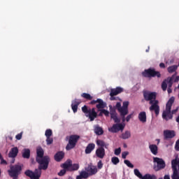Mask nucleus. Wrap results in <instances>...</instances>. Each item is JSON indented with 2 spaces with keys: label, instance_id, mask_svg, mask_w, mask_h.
Here are the masks:
<instances>
[{
  "label": "nucleus",
  "instance_id": "obj_1",
  "mask_svg": "<svg viewBox=\"0 0 179 179\" xmlns=\"http://www.w3.org/2000/svg\"><path fill=\"white\" fill-rule=\"evenodd\" d=\"M36 160L38 164V169H35L34 171L27 170L24 172L25 176L31 179H40L41 170L45 171L48 169V164H50L51 159L48 156H44V150L43 148H39L36 150Z\"/></svg>",
  "mask_w": 179,
  "mask_h": 179
},
{
  "label": "nucleus",
  "instance_id": "obj_2",
  "mask_svg": "<svg viewBox=\"0 0 179 179\" xmlns=\"http://www.w3.org/2000/svg\"><path fill=\"white\" fill-rule=\"evenodd\" d=\"M128 106H129V101L123 102L122 106H121V102H117L115 107L109 105V110L110 111V118L113 120L114 122H121V118L122 122H125V115L128 114ZM120 113V117H118L117 110Z\"/></svg>",
  "mask_w": 179,
  "mask_h": 179
},
{
  "label": "nucleus",
  "instance_id": "obj_3",
  "mask_svg": "<svg viewBox=\"0 0 179 179\" xmlns=\"http://www.w3.org/2000/svg\"><path fill=\"white\" fill-rule=\"evenodd\" d=\"M157 94L156 92L145 91L143 92V97L145 101H149L151 106L149 108L150 111H155V115H159L160 113V106L159 101L156 99Z\"/></svg>",
  "mask_w": 179,
  "mask_h": 179
},
{
  "label": "nucleus",
  "instance_id": "obj_4",
  "mask_svg": "<svg viewBox=\"0 0 179 179\" xmlns=\"http://www.w3.org/2000/svg\"><path fill=\"white\" fill-rule=\"evenodd\" d=\"M174 100V97L172 96L169 99L166 104V110L162 113V118L163 120H165V121H169V120H173V114H176V113L178 111V108H176L171 111V107H173Z\"/></svg>",
  "mask_w": 179,
  "mask_h": 179
},
{
  "label": "nucleus",
  "instance_id": "obj_5",
  "mask_svg": "<svg viewBox=\"0 0 179 179\" xmlns=\"http://www.w3.org/2000/svg\"><path fill=\"white\" fill-rule=\"evenodd\" d=\"M83 113L87 117L90 121H94L95 118H97V112L96 111V108H88L87 106L85 105L81 108Z\"/></svg>",
  "mask_w": 179,
  "mask_h": 179
},
{
  "label": "nucleus",
  "instance_id": "obj_6",
  "mask_svg": "<svg viewBox=\"0 0 179 179\" xmlns=\"http://www.w3.org/2000/svg\"><path fill=\"white\" fill-rule=\"evenodd\" d=\"M79 139H80V136L76 134L71 135L69 138V143L66 146V150H71L73 149L76 146Z\"/></svg>",
  "mask_w": 179,
  "mask_h": 179
},
{
  "label": "nucleus",
  "instance_id": "obj_7",
  "mask_svg": "<svg viewBox=\"0 0 179 179\" xmlns=\"http://www.w3.org/2000/svg\"><path fill=\"white\" fill-rule=\"evenodd\" d=\"M142 75L144 78H161L162 74L155 70V69H145Z\"/></svg>",
  "mask_w": 179,
  "mask_h": 179
},
{
  "label": "nucleus",
  "instance_id": "obj_8",
  "mask_svg": "<svg viewBox=\"0 0 179 179\" xmlns=\"http://www.w3.org/2000/svg\"><path fill=\"white\" fill-rule=\"evenodd\" d=\"M153 162L154 163H157V165L154 166V170L155 171H160V170H163V169L166 168V162L163 159L154 157Z\"/></svg>",
  "mask_w": 179,
  "mask_h": 179
},
{
  "label": "nucleus",
  "instance_id": "obj_9",
  "mask_svg": "<svg viewBox=\"0 0 179 179\" xmlns=\"http://www.w3.org/2000/svg\"><path fill=\"white\" fill-rule=\"evenodd\" d=\"M8 176H20L22 174V165L15 164L10 167V169L8 171Z\"/></svg>",
  "mask_w": 179,
  "mask_h": 179
},
{
  "label": "nucleus",
  "instance_id": "obj_10",
  "mask_svg": "<svg viewBox=\"0 0 179 179\" xmlns=\"http://www.w3.org/2000/svg\"><path fill=\"white\" fill-rule=\"evenodd\" d=\"M124 128H125L124 125L120 122H115V124L108 129V131L113 134H117V132H120V131H124Z\"/></svg>",
  "mask_w": 179,
  "mask_h": 179
},
{
  "label": "nucleus",
  "instance_id": "obj_11",
  "mask_svg": "<svg viewBox=\"0 0 179 179\" xmlns=\"http://www.w3.org/2000/svg\"><path fill=\"white\" fill-rule=\"evenodd\" d=\"M96 103H98V104H96V107L99 110H100V108H106V103H104V101L101 99H97L96 100H92L90 102V104L93 106V105L96 104Z\"/></svg>",
  "mask_w": 179,
  "mask_h": 179
},
{
  "label": "nucleus",
  "instance_id": "obj_12",
  "mask_svg": "<svg viewBox=\"0 0 179 179\" xmlns=\"http://www.w3.org/2000/svg\"><path fill=\"white\" fill-rule=\"evenodd\" d=\"M172 171L179 173V158L178 155H176L175 159L171 161Z\"/></svg>",
  "mask_w": 179,
  "mask_h": 179
},
{
  "label": "nucleus",
  "instance_id": "obj_13",
  "mask_svg": "<svg viewBox=\"0 0 179 179\" xmlns=\"http://www.w3.org/2000/svg\"><path fill=\"white\" fill-rule=\"evenodd\" d=\"M164 136L165 139H173L176 136V131L174 130L164 131Z\"/></svg>",
  "mask_w": 179,
  "mask_h": 179
},
{
  "label": "nucleus",
  "instance_id": "obj_14",
  "mask_svg": "<svg viewBox=\"0 0 179 179\" xmlns=\"http://www.w3.org/2000/svg\"><path fill=\"white\" fill-rule=\"evenodd\" d=\"M95 155L99 159H104V156H106V150L104 148H99L96 149Z\"/></svg>",
  "mask_w": 179,
  "mask_h": 179
},
{
  "label": "nucleus",
  "instance_id": "obj_15",
  "mask_svg": "<svg viewBox=\"0 0 179 179\" xmlns=\"http://www.w3.org/2000/svg\"><path fill=\"white\" fill-rule=\"evenodd\" d=\"M82 101L80 99H75L71 102V108L73 113H78V107H79V104H80Z\"/></svg>",
  "mask_w": 179,
  "mask_h": 179
},
{
  "label": "nucleus",
  "instance_id": "obj_16",
  "mask_svg": "<svg viewBox=\"0 0 179 179\" xmlns=\"http://www.w3.org/2000/svg\"><path fill=\"white\" fill-rule=\"evenodd\" d=\"M85 171L88 173L90 177L97 173V168L96 166H88L87 168H85Z\"/></svg>",
  "mask_w": 179,
  "mask_h": 179
},
{
  "label": "nucleus",
  "instance_id": "obj_17",
  "mask_svg": "<svg viewBox=\"0 0 179 179\" xmlns=\"http://www.w3.org/2000/svg\"><path fill=\"white\" fill-rule=\"evenodd\" d=\"M122 92H124V88L121 87H117L115 89L110 90V96H117V94L122 93Z\"/></svg>",
  "mask_w": 179,
  "mask_h": 179
},
{
  "label": "nucleus",
  "instance_id": "obj_18",
  "mask_svg": "<svg viewBox=\"0 0 179 179\" xmlns=\"http://www.w3.org/2000/svg\"><path fill=\"white\" fill-rule=\"evenodd\" d=\"M96 149V144L93 143H89L85 150V155H90V153H92V152Z\"/></svg>",
  "mask_w": 179,
  "mask_h": 179
},
{
  "label": "nucleus",
  "instance_id": "obj_19",
  "mask_svg": "<svg viewBox=\"0 0 179 179\" xmlns=\"http://www.w3.org/2000/svg\"><path fill=\"white\" fill-rule=\"evenodd\" d=\"M65 157V153L62 151H59L55 155V160L56 162H61Z\"/></svg>",
  "mask_w": 179,
  "mask_h": 179
},
{
  "label": "nucleus",
  "instance_id": "obj_20",
  "mask_svg": "<svg viewBox=\"0 0 179 179\" xmlns=\"http://www.w3.org/2000/svg\"><path fill=\"white\" fill-rule=\"evenodd\" d=\"M19 153V149H17V147H14L11 149L10 152L8 153L9 157L15 158L16 156H17V154Z\"/></svg>",
  "mask_w": 179,
  "mask_h": 179
},
{
  "label": "nucleus",
  "instance_id": "obj_21",
  "mask_svg": "<svg viewBox=\"0 0 179 179\" xmlns=\"http://www.w3.org/2000/svg\"><path fill=\"white\" fill-rule=\"evenodd\" d=\"M96 145L99 148H105V149H108L109 144L104 142L103 140H96Z\"/></svg>",
  "mask_w": 179,
  "mask_h": 179
},
{
  "label": "nucleus",
  "instance_id": "obj_22",
  "mask_svg": "<svg viewBox=\"0 0 179 179\" xmlns=\"http://www.w3.org/2000/svg\"><path fill=\"white\" fill-rule=\"evenodd\" d=\"M94 131L96 135L98 136L103 135V134H104V130H103V128L99 126V124L94 127Z\"/></svg>",
  "mask_w": 179,
  "mask_h": 179
},
{
  "label": "nucleus",
  "instance_id": "obj_23",
  "mask_svg": "<svg viewBox=\"0 0 179 179\" xmlns=\"http://www.w3.org/2000/svg\"><path fill=\"white\" fill-rule=\"evenodd\" d=\"M72 164V161L69 159L64 164L61 165L62 169H66L67 171H69V169H71V166Z\"/></svg>",
  "mask_w": 179,
  "mask_h": 179
},
{
  "label": "nucleus",
  "instance_id": "obj_24",
  "mask_svg": "<svg viewBox=\"0 0 179 179\" xmlns=\"http://www.w3.org/2000/svg\"><path fill=\"white\" fill-rule=\"evenodd\" d=\"M138 120L141 121V122H146V112H141L138 114Z\"/></svg>",
  "mask_w": 179,
  "mask_h": 179
},
{
  "label": "nucleus",
  "instance_id": "obj_25",
  "mask_svg": "<svg viewBox=\"0 0 179 179\" xmlns=\"http://www.w3.org/2000/svg\"><path fill=\"white\" fill-rule=\"evenodd\" d=\"M149 148L152 155H157V150H158L157 145L155 144H152V145H150Z\"/></svg>",
  "mask_w": 179,
  "mask_h": 179
},
{
  "label": "nucleus",
  "instance_id": "obj_26",
  "mask_svg": "<svg viewBox=\"0 0 179 179\" xmlns=\"http://www.w3.org/2000/svg\"><path fill=\"white\" fill-rule=\"evenodd\" d=\"M22 157L24 159H30V150L29 149H24L22 152Z\"/></svg>",
  "mask_w": 179,
  "mask_h": 179
},
{
  "label": "nucleus",
  "instance_id": "obj_27",
  "mask_svg": "<svg viewBox=\"0 0 179 179\" xmlns=\"http://www.w3.org/2000/svg\"><path fill=\"white\" fill-rule=\"evenodd\" d=\"M77 170H79L78 164H72L71 162V166H70L69 171H77Z\"/></svg>",
  "mask_w": 179,
  "mask_h": 179
},
{
  "label": "nucleus",
  "instance_id": "obj_28",
  "mask_svg": "<svg viewBox=\"0 0 179 179\" xmlns=\"http://www.w3.org/2000/svg\"><path fill=\"white\" fill-rule=\"evenodd\" d=\"M120 138H122V139H129V138H131V131H126L124 133L122 134Z\"/></svg>",
  "mask_w": 179,
  "mask_h": 179
},
{
  "label": "nucleus",
  "instance_id": "obj_29",
  "mask_svg": "<svg viewBox=\"0 0 179 179\" xmlns=\"http://www.w3.org/2000/svg\"><path fill=\"white\" fill-rule=\"evenodd\" d=\"M81 97H83V99H85V100H93V96H92L90 94H87L85 92L81 94Z\"/></svg>",
  "mask_w": 179,
  "mask_h": 179
},
{
  "label": "nucleus",
  "instance_id": "obj_30",
  "mask_svg": "<svg viewBox=\"0 0 179 179\" xmlns=\"http://www.w3.org/2000/svg\"><path fill=\"white\" fill-rule=\"evenodd\" d=\"M177 68H178V66L176 65L171 66L168 68V72L169 73H173V72H176V71H177Z\"/></svg>",
  "mask_w": 179,
  "mask_h": 179
},
{
  "label": "nucleus",
  "instance_id": "obj_31",
  "mask_svg": "<svg viewBox=\"0 0 179 179\" xmlns=\"http://www.w3.org/2000/svg\"><path fill=\"white\" fill-rule=\"evenodd\" d=\"M80 175H81V177L84 179H87L89 178V177H90V176L88 174L87 171H82L80 173Z\"/></svg>",
  "mask_w": 179,
  "mask_h": 179
},
{
  "label": "nucleus",
  "instance_id": "obj_32",
  "mask_svg": "<svg viewBox=\"0 0 179 179\" xmlns=\"http://www.w3.org/2000/svg\"><path fill=\"white\" fill-rule=\"evenodd\" d=\"M134 175L138 177V178L142 179V177H143V176H142V173H141V172L139 171V169H135L134 170Z\"/></svg>",
  "mask_w": 179,
  "mask_h": 179
},
{
  "label": "nucleus",
  "instance_id": "obj_33",
  "mask_svg": "<svg viewBox=\"0 0 179 179\" xmlns=\"http://www.w3.org/2000/svg\"><path fill=\"white\" fill-rule=\"evenodd\" d=\"M45 136H46V138L52 136V130H51V129H46L45 131Z\"/></svg>",
  "mask_w": 179,
  "mask_h": 179
},
{
  "label": "nucleus",
  "instance_id": "obj_34",
  "mask_svg": "<svg viewBox=\"0 0 179 179\" xmlns=\"http://www.w3.org/2000/svg\"><path fill=\"white\" fill-rule=\"evenodd\" d=\"M111 162H112L113 164H114L115 166H117V164H118V163H120V159L117 157H113L111 158Z\"/></svg>",
  "mask_w": 179,
  "mask_h": 179
},
{
  "label": "nucleus",
  "instance_id": "obj_35",
  "mask_svg": "<svg viewBox=\"0 0 179 179\" xmlns=\"http://www.w3.org/2000/svg\"><path fill=\"white\" fill-rule=\"evenodd\" d=\"M162 89L164 92L167 90V80H164L162 83Z\"/></svg>",
  "mask_w": 179,
  "mask_h": 179
},
{
  "label": "nucleus",
  "instance_id": "obj_36",
  "mask_svg": "<svg viewBox=\"0 0 179 179\" xmlns=\"http://www.w3.org/2000/svg\"><path fill=\"white\" fill-rule=\"evenodd\" d=\"M124 164H126V166H127V167H129L130 169H134V164H132L131 162H129V160L125 159L124 161Z\"/></svg>",
  "mask_w": 179,
  "mask_h": 179
},
{
  "label": "nucleus",
  "instance_id": "obj_37",
  "mask_svg": "<svg viewBox=\"0 0 179 179\" xmlns=\"http://www.w3.org/2000/svg\"><path fill=\"white\" fill-rule=\"evenodd\" d=\"M166 84L168 85L169 87L171 89V86H173V78H167Z\"/></svg>",
  "mask_w": 179,
  "mask_h": 179
},
{
  "label": "nucleus",
  "instance_id": "obj_38",
  "mask_svg": "<svg viewBox=\"0 0 179 179\" xmlns=\"http://www.w3.org/2000/svg\"><path fill=\"white\" fill-rule=\"evenodd\" d=\"M53 142H54V138L51 137H46L47 145H52Z\"/></svg>",
  "mask_w": 179,
  "mask_h": 179
},
{
  "label": "nucleus",
  "instance_id": "obj_39",
  "mask_svg": "<svg viewBox=\"0 0 179 179\" xmlns=\"http://www.w3.org/2000/svg\"><path fill=\"white\" fill-rule=\"evenodd\" d=\"M66 171H68L66 169H63L58 173V176H59V177H62L66 174Z\"/></svg>",
  "mask_w": 179,
  "mask_h": 179
},
{
  "label": "nucleus",
  "instance_id": "obj_40",
  "mask_svg": "<svg viewBox=\"0 0 179 179\" xmlns=\"http://www.w3.org/2000/svg\"><path fill=\"white\" fill-rule=\"evenodd\" d=\"M101 113H103L106 117H110V114L111 115V112H109L106 109H101Z\"/></svg>",
  "mask_w": 179,
  "mask_h": 179
},
{
  "label": "nucleus",
  "instance_id": "obj_41",
  "mask_svg": "<svg viewBox=\"0 0 179 179\" xmlns=\"http://www.w3.org/2000/svg\"><path fill=\"white\" fill-rule=\"evenodd\" d=\"M115 156H120V155H121V148L115 150Z\"/></svg>",
  "mask_w": 179,
  "mask_h": 179
},
{
  "label": "nucleus",
  "instance_id": "obj_42",
  "mask_svg": "<svg viewBox=\"0 0 179 179\" xmlns=\"http://www.w3.org/2000/svg\"><path fill=\"white\" fill-rule=\"evenodd\" d=\"M22 135H23V132H21V133L17 134L15 136V138L17 139V141H20V139H22Z\"/></svg>",
  "mask_w": 179,
  "mask_h": 179
},
{
  "label": "nucleus",
  "instance_id": "obj_43",
  "mask_svg": "<svg viewBox=\"0 0 179 179\" xmlns=\"http://www.w3.org/2000/svg\"><path fill=\"white\" fill-rule=\"evenodd\" d=\"M97 167L99 170H101V169H103V162H101V160H99L97 163Z\"/></svg>",
  "mask_w": 179,
  "mask_h": 179
},
{
  "label": "nucleus",
  "instance_id": "obj_44",
  "mask_svg": "<svg viewBox=\"0 0 179 179\" xmlns=\"http://www.w3.org/2000/svg\"><path fill=\"white\" fill-rule=\"evenodd\" d=\"M129 155V152H123L122 153V159H127V156Z\"/></svg>",
  "mask_w": 179,
  "mask_h": 179
},
{
  "label": "nucleus",
  "instance_id": "obj_45",
  "mask_svg": "<svg viewBox=\"0 0 179 179\" xmlns=\"http://www.w3.org/2000/svg\"><path fill=\"white\" fill-rule=\"evenodd\" d=\"M175 150L179 152V140H178L175 145Z\"/></svg>",
  "mask_w": 179,
  "mask_h": 179
},
{
  "label": "nucleus",
  "instance_id": "obj_46",
  "mask_svg": "<svg viewBox=\"0 0 179 179\" xmlns=\"http://www.w3.org/2000/svg\"><path fill=\"white\" fill-rule=\"evenodd\" d=\"M110 100L111 101H114V100H121L120 99H119L118 97H115L114 96H110Z\"/></svg>",
  "mask_w": 179,
  "mask_h": 179
},
{
  "label": "nucleus",
  "instance_id": "obj_47",
  "mask_svg": "<svg viewBox=\"0 0 179 179\" xmlns=\"http://www.w3.org/2000/svg\"><path fill=\"white\" fill-rule=\"evenodd\" d=\"M131 118H132V115L130 114L129 115L127 116L125 121H127V122H129V120H131Z\"/></svg>",
  "mask_w": 179,
  "mask_h": 179
},
{
  "label": "nucleus",
  "instance_id": "obj_48",
  "mask_svg": "<svg viewBox=\"0 0 179 179\" xmlns=\"http://www.w3.org/2000/svg\"><path fill=\"white\" fill-rule=\"evenodd\" d=\"M148 177H149L150 179H157V177L155 176V175L148 174Z\"/></svg>",
  "mask_w": 179,
  "mask_h": 179
},
{
  "label": "nucleus",
  "instance_id": "obj_49",
  "mask_svg": "<svg viewBox=\"0 0 179 179\" xmlns=\"http://www.w3.org/2000/svg\"><path fill=\"white\" fill-rule=\"evenodd\" d=\"M158 179H170V175H164V178H159Z\"/></svg>",
  "mask_w": 179,
  "mask_h": 179
},
{
  "label": "nucleus",
  "instance_id": "obj_50",
  "mask_svg": "<svg viewBox=\"0 0 179 179\" xmlns=\"http://www.w3.org/2000/svg\"><path fill=\"white\" fill-rule=\"evenodd\" d=\"M141 179H150L149 178V173H147L144 176H142Z\"/></svg>",
  "mask_w": 179,
  "mask_h": 179
},
{
  "label": "nucleus",
  "instance_id": "obj_51",
  "mask_svg": "<svg viewBox=\"0 0 179 179\" xmlns=\"http://www.w3.org/2000/svg\"><path fill=\"white\" fill-rule=\"evenodd\" d=\"M1 164H8V163L6 162V161H5V159H3V158L1 159Z\"/></svg>",
  "mask_w": 179,
  "mask_h": 179
},
{
  "label": "nucleus",
  "instance_id": "obj_52",
  "mask_svg": "<svg viewBox=\"0 0 179 179\" xmlns=\"http://www.w3.org/2000/svg\"><path fill=\"white\" fill-rule=\"evenodd\" d=\"M159 67L162 69H164V68H166V65L164 64V63H160Z\"/></svg>",
  "mask_w": 179,
  "mask_h": 179
},
{
  "label": "nucleus",
  "instance_id": "obj_53",
  "mask_svg": "<svg viewBox=\"0 0 179 179\" xmlns=\"http://www.w3.org/2000/svg\"><path fill=\"white\" fill-rule=\"evenodd\" d=\"M13 179H17L19 177V175H16L15 176H13V175H9Z\"/></svg>",
  "mask_w": 179,
  "mask_h": 179
},
{
  "label": "nucleus",
  "instance_id": "obj_54",
  "mask_svg": "<svg viewBox=\"0 0 179 179\" xmlns=\"http://www.w3.org/2000/svg\"><path fill=\"white\" fill-rule=\"evenodd\" d=\"M82 178H83L82 177L81 174H80L79 176H76V179H82Z\"/></svg>",
  "mask_w": 179,
  "mask_h": 179
},
{
  "label": "nucleus",
  "instance_id": "obj_55",
  "mask_svg": "<svg viewBox=\"0 0 179 179\" xmlns=\"http://www.w3.org/2000/svg\"><path fill=\"white\" fill-rule=\"evenodd\" d=\"M167 92H168L169 94H170V93H171V92H172L171 88L168 87Z\"/></svg>",
  "mask_w": 179,
  "mask_h": 179
},
{
  "label": "nucleus",
  "instance_id": "obj_56",
  "mask_svg": "<svg viewBox=\"0 0 179 179\" xmlns=\"http://www.w3.org/2000/svg\"><path fill=\"white\" fill-rule=\"evenodd\" d=\"M178 80H179V76H177V77L175 78L174 82L177 83V82H178Z\"/></svg>",
  "mask_w": 179,
  "mask_h": 179
},
{
  "label": "nucleus",
  "instance_id": "obj_57",
  "mask_svg": "<svg viewBox=\"0 0 179 179\" xmlns=\"http://www.w3.org/2000/svg\"><path fill=\"white\" fill-rule=\"evenodd\" d=\"M150 50V47L148 46V48L145 50V52H149Z\"/></svg>",
  "mask_w": 179,
  "mask_h": 179
},
{
  "label": "nucleus",
  "instance_id": "obj_58",
  "mask_svg": "<svg viewBox=\"0 0 179 179\" xmlns=\"http://www.w3.org/2000/svg\"><path fill=\"white\" fill-rule=\"evenodd\" d=\"M101 112H100V113L99 114V117H101V115H103V113H101V110H100Z\"/></svg>",
  "mask_w": 179,
  "mask_h": 179
},
{
  "label": "nucleus",
  "instance_id": "obj_59",
  "mask_svg": "<svg viewBox=\"0 0 179 179\" xmlns=\"http://www.w3.org/2000/svg\"><path fill=\"white\" fill-rule=\"evenodd\" d=\"M176 122H178L179 123V115L176 118Z\"/></svg>",
  "mask_w": 179,
  "mask_h": 179
},
{
  "label": "nucleus",
  "instance_id": "obj_60",
  "mask_svg": "<svg viewBox=\"0 0 179 179\" xmlns=\"http://www.w3.org/2000/svg\"><path fill=\"white\" fill-rule=\"evenodd\" d=\"M178 88L179 89V85H178Z\"/></svg>",
  "mask_w": 179,
  "mask_h": 179
},
{
  "label": "nucleus",
  "instance_id": "obj_61",
  "mask_svg": "<svg viewBox=\"0 0 179 179\" xmlns=\"http://www.w3.org/2000/svg\"><path fill=\"white\" fill-rule=\"evenodd\" d=\"M178 98H179V94H178Z\"/></svg>",
  "mask_w": 179,
  "mask_h": 179
}]
</instances>
